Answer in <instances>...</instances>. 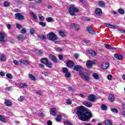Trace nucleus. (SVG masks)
Here are the masks:
<instances>
[{
    "instance_id": "obj_1",
    "label": "nucleus",
    "mask_w": 125,
    "mask_h": 125,
    "mask_svg": "<svg viewBox=\"0 0 125 125\" xmlns=\"http://www.w3.org/2000/svg\"><path fill=\"white\" fill-rule=\"evenodd\" d=\"M77 116L79 117L80 121L85 122L87 120H89L92 118V114L90 110L86 111L84 106H80L77 110Z\"/></svg>"
},
{
    "instance_id": "obj_2",
    "label": "nucleus",
    "mask_w": 125,
    "mask_h": 125,
    "mask_svg": "<svg viewBox=\"0 0 125 125\" xmlns=\"http://www.w3.org/2000/svg\"><path fill=\"white\" fill-rule=\"evenodd\" d=\"M41 63L44 64L48 68H52V63L49 62L48 59L43 58L41 60Z\"/></svg>"
},
{
    "instance_id": "obj_3",
    "label": "nucleus",
    "mask_w": 125,
    "mask_h": 125,
    "mask_svg": "<svg viewBox=\"0 0 125 125\" xmlns=\"http://www.w3.org/2000/svg\"><path fill=\"white\" fill-rule=\"evenodd\" d=\"M69 12L70 14V15L72 16H75L76 15V14H75V12H79V9L76 8L74 5H71L69 7Z\"/></svg>"
},
{
    "instance_id": "obj_4",
    "label": "nucleus",
    "mask_w": 125,
    "mask_h": 125,
    "mask_svg": "<svg viewBox=\"0 0 125 125\" xmlns=\"http://www.w3.org/2000/svg\"><path fill=\"white\" fill-rule=\"evenodd\" d=\"M47 37L50 41H52V42H54V41H56L57 40V36L53 32H51L47 35Z\"/></svg>"
},
{
    "instance_id": "obj_5",
    "label": "nucleus",
    "mask_w": 125,
    "mask_h": 125,
    "mask_svg": "<svg viewBox=\"0 0 125 125\" xmlns=\"http://www.w3.org/2000/svg\"><path fill=\"white\" fill-rule=\"evenodd\" d=\"M16 19L18 20H25V16L20 13H16L15 15Z\"/></svg>"
},
{
    "instance_id": "obj_6",
    "label": "nucleus",
    "mask_w": 125,
    "mask_h": 125,
    "mask_svg": "<svg viewBox=\"0 0 125 125\" xmlns=\"http://www.w3.org/2000/svg\"><path fill=\"white\" fill-rule=\"evenodd\" d=\"M80 75L82 79H84L85 81L88 82L89 81V76L84 75V73L83 72H80Z\"/></svg>"
},
{
    "instance_id": "obj_7",
    "label": "nucleus",
    "mask_w": 125,
    "mask_h": 125,
    "mask_svg": "<svg viewBox=\"0 0 125 125\" xmlns=\"http://www.w3.org/2000/svg\"><path fill=\"white\" fill-rule=\"evenodd\" d=\"M48 57L50 60L53 61L54 63H57V57L56 56L52 55V54H50L48 56Z\"/></svg>"
},
{
    "instance_id": "obj_8",
    "label": "nucleus",
    "mask_w": 125,
    "mask_h": 125,
    "mask_svg": "<svg viewBox=\"0 0 125 125\" xmlns=\"http://www.w3.org/2000/svg\"><path fill=\"white\" fill-rule=\"evenodd\" d=\"M86 30L89 34H90L91 35H95V32H93V29L91 28V26H87L86 28Z\"/></svg>"
},
{
    "instance_id": "obj_9",
    "label": "nucleus",
    "mask_w": 125,
    "mask_h": 125,
    "mask_svg": "<svg viewBox=\"0 0 125 125\" xmlns=\"http://www.w3.org/2000/svg\"><path fill=\"white\" fill-rule=\"evenodd\" d=\"M66 66L69 68H73L75 66V63L73 61H68L66 62Z\"/></svg>"
},
{
    "instance_id": "obj_10",
    "label": "nucleus",
    "mask_w": 125,
    "mask_h": 125,
    "mask_svg": "<svg viewBox=\"0 0 125 125\" xmlns=\"http://www.w3.org/2000/svg\"><path fill=\"white\" fill-rule=\"evenodd\" d=\"M5 36H4V34L2 33L1 32H0V42L1 43H3V42H5Z\"/></svg>"
},
{
    "instance_id": "obj_11",
    "label": "nucleus",
    "mask_w": 125,
    "mask_h": 125,
    "mask_svg": "<svg viewBox=\"0 0 125 125\" xmlns=\"http://www.w3.org/2000/svg\"><path fill=\"white\" fill-rule=\"evenodd\" d=\"M70 28L75 29L77 31L80 30V25L76 24V23H71L70 24Z\"/></svg>"
},
{
    "instance_id": "obj_12",
    "label": "nucleus",
    "mask_w": 125,
    "mask_h": 125,
    "mask_svg": "<svg viewBox=\"0 0 125 125\" xmlns=\"http://www.w3.org/2000/svg\"><path fill=\"white\" fill-rule=\"evenodd\" d=\"M88 100L90 102H94L95 101V95H90L88 97Z\"/></svg>"
},
{
    "instance_id": "obj_13",
    "label": "nucleus",
    "mask_w": 125,
    "mask_h": 125,
    "mask_svg": "<svg viewBox=\"0 0 125 125\" xmlns=\"http://www.w3.org/2000/svg\"><path fill=\"white\" fill-rule=\"evenodd\" d=\"M102 69L103 70H106L109 67V63L108 62H103L101 66Z\"/></svg>"
},
{
    "instance_id": "obj_14",
    "label": "nucleus",
    "mask_w": 125,
    "mask_h": 125,
    "mask_svg": "<svg viewBox=\"0 0 125 125\" xmlns=\"http://www.w3.org/2000/svg\"><path fill=\"white\" fill-rule=\"evenodd\" d=\"M114 57L115 58H116V59H118V60H122L123 58V57L122 55L118 53L114 54Z\"/></svg>"
},
{
    "instance_id": "obj_15",
    "label": "nucleus",
    "mask_w": 125,
    "mask_h": 125,
    "mask_svg": "<svg viewBox=\"0 0 125 125\" xmlns=\"http://www.w3.org/2000/svg\"><path fill=\"white\" fill-rule=\"evenodd\" d=\"M83 104L86 107H88V108H91L92 107V104L89 102H84Z\"/></svg>"
},
{
    "instance_id": "obj_16",
    "label": "nucleus",
    "mask_w": 125,
    "mask_h": 125,
    "mask_svg": "<svg viewBox=\"0 0 125 125\" xmlns=\"http://www.w3.org/2000/svg\"><path fill=\"white\" fill-rule=\"evenodd\" d=\"M50 113L52 116H56V108H52L50 110Z\"/></svg>"
},
{
    "instance_id": "obj_17",
    "label": "nucleus",
    "mask_w": 125,
    "mask_h": 125,
    "mask_svg": "<svg viewBox=\"0 0 125 125\" xmlns=\"http://www.w3.org/2000/svg\"><path fill=\"white\" fill-rule=\"evenodd\" d=\"M0 60L1 62H4L6 60V55L2 54L0 56Z\"/></svg>"
},
{
    "instance_id": "obj_18",
    "label": "nucleus",
    "mask_w": 125,
    "mask_h": 125,
    "mask_svg": "<svg viewBox=\"0 0 125 125\" xmlns=\"http://www.w3.org/2000/svg\"><path fill=\"white\" fill-rule=\"evenodd\" d=\"M95 13L98 16H100V15H102V10L100 8H97L95 11Z\"/></svg>"
},
{
    "instance_id": "obj_19",
    "label": "nucleus",
    "mask_w": 125,
    "mask_h": 125,
    "mask_svg": "<svg viewBox=\"0 0 125 125\" xmlns=\"http://www.w3.org/2000/svg\"><path fill=\"white\" fill-rule=\"evenodd\" d=\"M82 66L79 65H76L74 66V70L77 71V72H79V71L81 70V69H82Z\"/></svg>"
},
{
    "instance_id": "obj_20",
    "label": "nucleus",
    "mask_w": 125,
    "mask_h": 125,
    "mask_svg": "<svg viewBox=\"0 0 125 125\" xmlns=\"http://www.w3.org/2000/svg\"><path fill=\"white\" fill-rule=\"evenodd\" d=\"M30 15L32 16L33 20H38V17H37V15L35 14V13H34V12H30Z\"/></svg>"
},
{
    "instance_id": "obj_21",
    "label": "nucleus",
    "mask_w": 125,
    "mask_h": 125,
    "mask_svg": "<svg viewBox=\"0 0 125 125\" xmlns=\"http://www.w3.org/2000/svg\"><path fill=\"white\" fill-rule=\"evenodd\" d=\"M86 66L88 69L92 68V64L91 63V61H89L86 63Z\"/></svg>"
},
{
    "instance_id": "obj_22",
    "label": "nucleus",
    "mask_w": 125,
    "mask_h": 125,
    "mask_svg": "<svg viewBox=\"0 0 125 125\" xmlns=\"http://www.w3.org/2000/svg\"><path fill=\"white\" fill-rule=\"evenodd\" d=\"M5 104L6 106H10L12 105V103L10 102V101L8 100V99L5 100Z\"/></svg>"
},
{
    "instance_id": "obj_23",
    "label": "nucleus",
    "mask_w": 125,
    "mask_h": 125,
    "mask_svg": "<svg viewBox=\"0 0 125 125\" xmlns=\"http://www.w3.org/2000/svg\"><path fill=\"white\" fill-rule=\"evenodd\" d=\"M104 124L105 125H113V123L112 121L110 120H106L104 122Z\"/></svg>"
},
{
    "instance_id": "obj_24",
    "label": "nucleus",
    "mask_w": 125,
    "mask_h": 125,
    "mask_svg": "<svg viewBox=\"0 0 125 125\" xmlns=\"http://www.w3.org/2000/svg\"><path fill=\"white\" fill-rule=\"evenodd\" d=\"M18 39L19 41H24V40H26V37H25L24 35H19L18 36Z\"/></svg>"
},
{
    "instance_id": "obj_25",
    "label": "nucleus",
    "mask_w": 125,
    "mask_h": 125,
    "mask_svg": "<svg viewBox=\"0 0 125 125\" xmlns=\"http://www.w3.org/2000/svg\"><path fill=\"white\" fill-rule=\"evenodd\" d=\"M28 87V84L27 83H21L20 84L21 88H27Z\"/></svg>"
},
{
    "instance_id": "obj_26",
    "label": "nucleus",
    "mask_w": 125,
    "mask_h": 125,
    "mask_svg": "<svg viewBox=\"0 0 125 125\" xmlns=\"http://www.w3.org/2000/svg\"><path fill=\"white\" fill-rule=\"evenodd\" d=\"M59 33L61 37H66V32L64 30H60Z\"/></svg>"
},
{
    "instance_id": "obj_27",
    "label": "nucleus",
    "mask_w": 125,
    "mask_h": 125,
    "mask_svg": "<svg viewBox=\"0 0 125 125\" xmlns=\"http://www.w3.org/2000/svg\"><path fill=\"white\" fill-rule=\"evenodd\" d=\"M108 100L110 101V102H114L115 101V96L110 95L108 97Z\"/></svg>"
},
{
    "instance_id": "obj_28",
    "label": "nucleus",
    "mask_w": 125,
    "mask_h": 125,
    "mask_svg": "<svg viewBox=\"0 0 125 125\" xmlns=\"http://www.w3.org/2000/svg\"><path fill=\"white\" fill-rule=\"evenodd\" d=\"M20 64H22V65H29V62L26 60H21L20 61Z\"/></svg>"
},
{
    "instance_id": "obj_29",
    "label": "nucleus",
    "mask_w": 125,
    "mask_h": 125,
    "mask_svg": "<svg viewBox=\"0 0 125 125\" xmlns=\"http://www.w3.org/2000/svg\"><path fill=\"white\" fill-rule=\"evenodd\" d=\"M28 78L31 80V81H36V77L31 74L28 75Z\"/></svg>"
},
{
    "instance_id": "obj_30",
    "label": "nucleus",
    "mask_w": 125,
    "mask_h": 125,
    "mask_svg": "<svg viewBox=\"0 0 125 125\" xmlns=\"http://www.w3.org/2000/svg\"><path fill=\"white\" fill-rule=\"evenodd\" d=\"M105 4H106V3L103 1H99V5L101 7H104V6H105Z\"/></svg>"
},
{
    "instance_id": "obj_31",
    "label": "nucleus",
    "mask_w": 125,
    "mask_h": 125,
    "mask_svg": "<svg viewBox=\"0 0 125 125\" xmlns=\"http://www.w3.org/2000/svg\"><path fill=\"white\" fill-rule=\"evenodd\" d=\"M88 51L89 54H91V55H92V56H96L97 54L95 51H92L91 50H90Z\"/></svg>"
},
{
    "instance_id": "obj_32",
    "label": "nucleus",
    "mask_w": 125,
    "mask_h": 125,
    "mask_svg": "<svg viewBox=\"0 0 125 125\" xmlns=\"http://www.w3.org/2000/svg\"><path fill=\"white\" fill-rule=\"evenodd\" d=\"M38 37L41 39V40H46V36L42 35V34H41L38 35Z\"/></svg>"
},
{
    "instance_id": "obj_33",
    "label": "nucleus",
    "mask_w": 125,
    "mask_h": 125,
    "mask_svg": "<svg viewBox=\"0 0 125 125\" xmlns=\"http://www.w3.org/2000/svg\"><path fill=\"white\" fill-rule=\"evenodd\" d=\"M105 47H106V48H111V49H113L116 50V49H117V48H115V47H112L110 45H108V44H105Z\"/></svg>"
},
{
    "instance_id": "obj_34",
    "label": "nucleus",
    "mask_w": 125,
    "mask_h": 125,
    "mask_svg": "<svg viewBox=\"0 0 125 125\" xmlns=\"http://www.w3.org/2000/svg\"><path fill=\"white\" fill-rule=\"evenodd\" d=\"M0 121L2 122V123H6V121L5 120V118L2 115H0Z\"/></svg>"
},
{
    "instance_id": "obj_35",
    "label": "nucleus",
    "mask_w": 125,
    "mask_h": 125,
    "mask_svg": "<svg viewBox=\"0 0 125 125\" xmlns=\"http://www.w3.org/2000/svg\"><path fill=\"white\" fill-rule=\"evenodd\" d=\"M63 124L64 125H73V124H72V123H71L69 121H63Z\"/></svg>"
},
{
    "instance_id": "obj_36",
    "label": "nucleus",
    "mask_w": 125,
    "mask_h": 125,
    "mask_svg": "<svg viewBox=\"0 0 125 125\" xmlns=\"http://www.w3.org/2000/svg\"><path fill=\"white\" fill-rule=\"evenodd\" d=\"M93 77L95 80H98V79H99V76L97 73H93Z\"/></svg>"
},
{
    "instance_id": "obj_37",
    "label": "nucleus",
    "mask_w": 125,
    "mask_h": 125,
    "mask_svg": "<svg viewBox=\"0 0 125 125\" xmlns=\"http://www.w3.org/2000/svg\"><path fill=\"white\" fill-rule=\"evenodd\" d=\"M39 25L42 27H45V26H46V23L43 21H40L39 22Z\"/></svg>"
},
{
    "instance_id": "obj_38",
    "label": "nucleus",
    "mask_w": 125,
    "mask_h": 125,
    "mask_svg": "<svg viewBox=\"0 0 125 125\" xmlns=\"http://www.w3.org/2000/svg\"><path fill=\"white\" fill-rule=\"evenodd\" d=\"M101 109L104 111H106V110H107V106L105 104H102L101 106Z\"/></svg>"
},
{
    "instance_id": "obj_39",
    "label": "nucleus",
    "mask_w": 125,
    "mask_h": 125,
    "mask_svg": "<svg viewBox=\"0 0 125 125\" xmlns=\"http://www.w3.org/2000/svg\"><path fill=\"white\" fill-rule=\"evenodd\" d=\"M68 72H69V70H68L67 68L66 67L62 68V73H63L64 74H66Z\"/></svg>"
},
{
    "instance_id": "obj_40",
    "label": "nucleus",
    "mask_w": 125,
    "mask_h": 125,
    "mask_svg": "<svg viewBox=\"0 0 125 125\" xmlns=\"http://www.w3.org/2000/svg\"><path fill=\"white\" fill-rule=\"evenodd\" d=\"M6 77L7 78H8V79H10V80H11V79H12V78H13V76H12L11 75V74L10 73H8L6 75Z\"/></svg>"
},
{
    "instance_id": "obj_41",
    "label": "nucleus",
    "mask_w": 125,
    "mask_h": 125,
    "mask_svg": "<svg viewBox=\"0 0 125 125\" xmlns=\"http://www.w3.org/2000/svg\"><path fill=\"white\" fill-rule=\"evenodd\" d=\"M55 50L56 51H60L61 52H62L63 51V49L60 48V47H56L55 48Z\"/></svg>"
},
{
    "instance_id": "obj_42",
    "label": "nucleus",
    "mask_w": 125,
    "mask_h": 125,
    "mask_svg": "<svg viewBox=\"0 0 125 125\" xmlns=\"http://www.w3.org/2000/svg\"><path fill=\"white\" fill-rule=\"evenodd\" d=\"M39 19L40 21H44V17L42 16V15H40Z\"/></svg>"
},
{
    "instance_id": "obj_43",
    "label": "nucleus",
    "mask_w": 125,
    "mask_h": 125,
    "mask_svg": "<svg viewBox=\"0 0 125 125\" xmlns=\"http://www.w3.org/2000/svg\"><path fill=\"white\" fill-rule=\"evenodd\" d=\"M118 11L120 14H125V10L123 9H119Z\"/></svg>"
},
{
    "instance_id": "obj_44",
    "label": "nucleus",
    "mask_w": 125,
    "mask_h": 125,
    "mask_svg": "<svg viewBox=\"0 0 125 125\" xmlns=\"http://www.w3.org/2000/svg\"><path fill=\"white\" fill-rule=\"evenodd\" d=\"M111 111L113 113H118L119 112V110H118L117 108H111Z\"/></svg>"
},
{
    "instance_id": "obj_45",
    "label": "nucleus",
    "mask_w": 125,
    "mask_h": 125,
    "mask_svg": "<svg viewBox=\"0 0 125 125\" xmlns=\"http://www.w3.org/2000/svg\"><path fill=\"white\" fill-rule=\"evenodd\" d=\"M3 6L5 7H7V6H9V3L7 1H5L4 3H3Z\"/></svg>"
},
{
    "instance_id": "obj_46",
    "label": "nucleus",
    "mask_w": 125,
    "mask_h": 125,
    "mask_svg": "<svg viewBox=\"0 0 125 125\" xmlns=\"http://www.w3.org/2000/svg\"><path fill=\"white\" fill-rule=\"evenodd\" d=\"M36 53L37 54H38V55H42V51L41 50H37L36 51Z\"/></svg>"
},
{
    "instance_id": "obj_47",
    "label": "nucleus",
    "mask_w": 125,
    "mask_h": 125,
    "mask_svg": "<svg viewBox=\"0 0 125 125\" xmlns=\"http://www.w3.org/2000/svg\"><path fill=\"white\" fill-rule=\"evenodd\" d=\"M57 122H60L61 121V115H58L56 118Z\"/></svg>"
},
{
    "instance_id": "obj_48",
    "label": "nucleus",
    "mask_w": 125,
    "mask_h": 125,
    "mask_svg": "<svg viewBox=\"0 0 125 125\" xmlns=\"http://www.w3.org/2000/svg\"><path fill=\"white\" fill-rule=\"evenodd\" d=\"M18 101H21V102H22V101H23L24 100V97L22 96H20V98L18 99Z\"/></svg>"
},
{
    "instance_id": "obj_49",
    "label": "nucleus",
    "mask_w": 125,
    "mask_h": 125,
    "mask_svg": "<svg viewBox=\"0 0 125 125\" xmlns=\"http://www.w3.org/2000/svg\"><path fill=\"white\" fill-rule=\"evenodd\" d=\"M35 33V29H34V28H31L30 30V34H31V35H33V34Z\"/></svg>"
},
{
    "instance_id": "obj_50",
    "label": "nucleus",
    "mask_w": 125,
    "mask_h": 125,
    "mask_svg": "<svg viewBox=\"0 0 125 125\" xmlns=\"http://www.w3.org/2000/svg\"><path fill=\"white\" fill-rule=\"evenodd\" d=\"M52 20H53V18H52L51 17H49V18H47V22H51V21H52Z\"/></svg>"
},
{
    "instance_id": "obj_51",
    "label": "nucleus",
    "mask_w": 125,
    "mask_h": 125,
    "mask_svg": "<svg viewBox=\"0 0 125 125\" xmlns=\"http://www.w3.org/2000/svg\"><path fill=\"white\" fill-rule=\"evenodd\" d=\"M21 34H26V33H27V31L25 28H23L22 29H21Z\"/></svg>"
},
{
    "instance_id": "obj_52",
    "label": "nucleus",
    "mask_w": 125,
    "mask_h": 125,
    "mask_svg": "<svg viewBox=\"0 0 125 125\" xmlns=\"http://www.w3.org/2000/svg\"><path fill=\"white\" fill-rule=\"evenodd\" d=\"M112 78H113V76L111 74L108 75L107 76V79L109 81H111V80H112Z\"/></svg>"
},
{
    "instance_id": "obj_53",
    "label": "nucleus",
    "mask_w": 125,
    "mask_h": 125,
    "mask_svg": "<svg viewBox=\"0 0 125 125\" xmlns=\"http://www.w3.org/2000/svg\"><path fill=\"white\" fill-rule=\"evenodd\" d=\"M65 77L66 78H70L71 77V73L69 72L65 73Z\"/></svg>"
},
{
    "instance_id": "obj_54",
    "label": "nucleus",
    "mask_w": 125,
    "mask_h": 125,
    "mask_svg": "<svg viewBox=\"0 0 125 125\" xmlns=\"http://www.w3.org/2000/svg\"><path fill=\"white\" fill-rule=\"evenodd\" d=\"M63 57H64L62 54H60V55H59V59L60 60H63Z\"/></svg>"
},
{
    "instance_id": "obj_55",
    "label": "nucleus",
    "mask_w": 125,
    "mask_h": 125,
    "mask_svg": "<svg viewBox=\"0 0 125 125\" xmlns=\"http://www.w3.org/2000/svg\"><path fill=\"white\" fill-rule=\"evenodd\" d=\"M111 24L105 23H104V26L107 27L108 28H111Z\"/></svg>"
},
{
    "instance_id": "obj_56",
    "label": "nucleus",
    "mask_w": 125,
    "mask_h": 125,
    "mask_svg": "<svg viewBox=\"0 0 125 125\" xmlns=\"http://www.w3.org/2000/svg\"><path fill=\"white\" fill-rule=\"evenodd\" d=\"M13 63L15 64V65H19V62H18L17 60H14Z\"/></svg>"
},
{
    "instance_id": "obj_57",
    "label": "nucleus",
    "mask_w": 125,
    "mask_h": 125,
    "mask_svg": "<svg viewBox=\"0 0 125 125\" xmlns=\"http://www.w3.org/2000/svg\"><path fill=\"white\" fill-rule=\"evenodd\" d=\"M12 89V87H7L5 88V90L9 91V90H11Z\"/></svg>"
},
{
    "instance_id": "obj_58",
    "label": "nucleus",
    "mask_w": 125,
    "mask_h": 125,
    "mask_svg": "<svg viewBox=\"0 0 125 125\" xmlns=\"http://www.w3.org/2000/svg\"><path fill=\"white\" fill-rule=\"evenodd\" d=\"M68 89L71 90V91H72V92H74L75 91V89H74V88L71 86L68 87Z\"/></svg>"
},
{
    "instance_id": "obj_59",
    "label": "nucleus",
    "mask_w": 125,
    "mask_h": 125,
    "mask_svg": "<svg viewBox=\"0 0 125 125\" xmlns=\"http://www.w3.org/2000/svg\"><path fill=\"white\" fill-rule=\"evenodd\" d=\"M72 103V101H71V100H67L66 101V104H67L68 105L71 104Z\"/></svg>"
},
{
    "instance_id": "obj_60",
    "label": "nucleus",
    "mask_w": 125,
    "mask_h": 125,
    "mask_svg": "<svg viewBox=\"0 0 125 125\" xmlns=\"http://www.w3.org/2000/svg\"><path fill=\"white\" fill-rule=\"evenodd\" d=\"M117 28L116 25H112V24L110 25V29H116Z\"/></svg>"
},
{
    "instance_id": "obj_61",
    "label": "nucleus",
    "mask_w": 125,
    "mask_h": 125,
    "mask_svg": "<svg viewBox=\"0 0 125 125\" xmlns=\"http://www.w3.org/2000/svg\"><path fill=\"white\" fill-rule=\"evenodd\" d=\"M16 27H17V28H18V29H20V28H21V25L20 24L17 23Z\"/></svg>"
},
{
    "instance_id": "obj_62",
    "label": "nucleus",
    "mask_w": 125,
    "mask_h": 125,
    "mask_svg": "<svg viewBox=\"0 0 125 125\" xmlns=\"http://www.w3.org/2000/svg\"><path fill=\"white\" fill-rule=\"evenodd\" d=\"M83 21H90V19L89 18H86L83 19Z\"/></svg>"
},
{
    "instance_id": "obj_63",
    "label": "nucleus",
    "mask_w": 125,
    "mask_h": 125,
    "mask_svg": "<svg viewBox=\"0 0 125 125\" xmlns=\"http://www.w3.org/2000/svg\"><path fill=\"white\" fill-rule=\"evenodd\" d=\"M42 74L44 75V76H48V73L43 71L42 72Z\"/></svg>"
},
{
    "instance_id": "obj_64",
    "label": "nucleus",
    "mask_w": 125,
    "mask_h": 125,
    "mask_svg": "<svg viewBox=\"0 0 125 125\" xmlns=\"http://www.w3.org/2000/svg\"><path fill=\"white\" fill-rule=\"evenodd\" d=\"M47 124L48 125H52V122L51 121H48Z\"/></svg>"
}]
</instances>
